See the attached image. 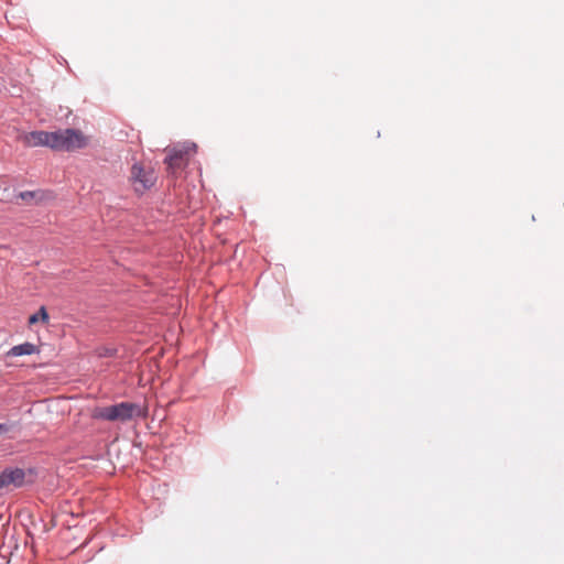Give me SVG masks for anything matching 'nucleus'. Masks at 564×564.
Returning <instances> with one entry per match:
<instances>
[{
  "mask_svg": "<svg viewBox=\"0 0 564 564\" xmlns=\"http://www.w3.org/2000/svg\"><path fill=\"white\" fill-rule=\"evenodd\" d=\"M39 321H42L44 323L48 322V314H47L46 308L44 306H41L40 310L36 313L32 314L29 317V324L30 325L35 324Z\"/></svg>",
  "mask_w": 564,
  "mask_h": 564,
  "instance_id": "6e6552de",
  "label": "nucleus"
},
{
  "mask_svg": "<svg viewBox=\"0 0 564 564\" xmlns=\"http://www.w3.org/2000/svg\"><path fill=\"white\" fill-rule=\"evenodd\" d=\"M115 354V350H107V355L112 356Z\"/></svg>",
  "mask_w": 564,
  "mask_h": 564,
  "instance_id": "9b49d317",
  "label": "nucleus"
},
{
  "mask_svg": "<svg viewBox=\"0 0 564 564\" xmlns=\"http://www.w3.org/2000/svg\"><path fill=\"white\" fill-rule=\"evenodd\" d=\"M130 181L134 191L143 194L155 184L156 175L152 169H144L142 164L135 162L131 166Z\"/></svg>",
  "mask_w": 564,
  "mask_h": 564,
  "instance_id": "7ed1b4c3",
  "label": "nucleus"
},
{
  "mask_svg": "<svg viewBox=\"0 0 564 564\" xmlns=\"http://www.w3.org/2000/svg\"><path fill=\"white\" fill-rule=\"evenodd\" d=\"M25 143L29 147H47L54 151H74L83 149L87 140L82 131L67 128L56 131H31L25 135Z\"/></svg>",
  "mask_w": 564,
  "mask_h": 564,
  "instance_id": "f257e3e1",
  "label": "nucleus"
},
{
  "mask_svg": "<svg viewBox=\"0 0 564 564\" xmlns=\"http://www.w3.org/2000/svg\"><path fill=\"white\" fill-rule=\"evenodd\" d=\"M9 431V426L4 423H0V434L7 433Z\"/></svg>",
  "mask_w": 564,
  "mask_h": 564,
  "instance_id": "1a4fd4ad",
  "label": "nucleus"
},
{
  "mask_svg": "<svg viewBox=\"0 0 564 564\" xmlns=\"http://www.w3.org/2000/svg\"><path fill=\"white\" fill-rule=\"evenodd\" d=\"M195 150L196 144L194 142H184L182 144L174 145L169 150V153L164 160V163L167 165V170L170 172H174L181 166V161L183 160L184 155L194 152Z\"/></svg>",
  "mask_w": 564,
  "mask_h": 564,
  "instance_id": "20e7f679",
  "label": "nucleus"
},
{
  "mask_svg": "<svg viewBox=\"0 0 564 564\" xmlns=\"http://www.w3.org/2000/svg\"><path fill=\"white\" fill-rule=\"evenodd\" d=\"M48 194L50 193H47V192H44L42 189H37V191H23V192H20L18 196L22 200H24V202H26L29 204H31L33 202L35 204H37V203L44 200L45 198H47Z\"/></svg>",
  "mask_w": 564,
  "mask_h": 564,
  "instance_id": "0eeeda50",
  "label": "nucleus"
},
{
  "mask_svg": "<svg viewBox=\"0 0 564 564\" xmlns=\"http://www.w3.org/2000/svg\"><path fill=\"white\" fill-rule=\"evenodd\" d=\"M115 354V350H107V355L112 356Z\"/></svg>",
  "mask_w": 564,
  "mask_h": 564,
  "instance_id": "9d476101",
  "label": "nucleus"
},
{
  "mask_svg": "<svg viewBox=\"0 0 564 564\" xmlns=\"http://www.w3.org/2000/svg\"><path fill=\"white\" fill-rule=\"evenodd\" d=\"M25 470L19 467L4 468L0 473V490L12 485L15 488H20L24 485Z\"/></svg>",
  "mask_w": 564,
  "mask_h": 564,
  "instance_id": "39448f33",
  "label": "nucleus"
},
{
  "mask_svg": "<svg viewBox=\"0 0 564 564\" xmlns=\"http://www.w3.org/2000/svg\"><path fill=\"white\" fill-rule=\"evenodd\" d=\"M36 351H37V348L34 344L25 341L23 344L15 345V346L11 347L7 351V356L8 357L28 356V355H32Z\"/></svg>",
  "mask_w": 564,
  "mask_h": 564,
  "instance_id": "423d86ee",
  "label": "nucleus"
},
{
  "mask_svg": "<svg viewBox=\"0 0 564 564\" xmlns=\"http://www.w3.org/2000/svg\"><path fill=\"white\" fill-rule=\"evenodd\" d=\"M148 414L145 408L134 402H120L109 406L97 408L94 411V419L109 422H127L132 419H143Z\"/></svg>",
  "mask_w": 564,
  "mask_h": 564,
  "instance_id": "f03ea898",
  "label": "nucleus"
}]
</instances>
